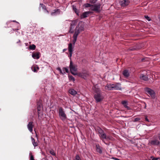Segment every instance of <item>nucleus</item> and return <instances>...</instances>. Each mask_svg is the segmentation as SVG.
Wrapping results in <instances>:
<instances>
[{
    "mask_svg": "<svg viewBox=\"0 0 160 160\" xmlns=\"http://www.w3.org/2000/svg\"><path fill=\"white\" fill-rule=\"evenodd\" d=\"M84 27L83 23L82 22H79L78 25L76 27L75 33L73 36V40L72 41V43H70L68 44V50L69 52H73V48L76 42L77 41V38L79 33L82 31H83Z\"/></svg>",
    "mask_w": 160,
    "mask_h": 160,
    "instance_id": "1",
    "label": "nucleus"
},
{
    "mask_svg": "<svg viewBox=\"0 0 160 160\" xmlns=\"http://www.w3.org/2000/svg\"><path fill=\"white\" fill-rule=\"evenodd\" d=\"M96 131L99 134V136L100 139L103 141L104 139L107 140H111L112 137L110 136H107L103 131L99 128H98L96 129Z\"/></svg>",
    "mask_w": 160,
    "mask_h": 160,
    "instance_id": "2",
    "label": "nucleus"
},
{
    "mask_svg": "<svg viewBox=\"0 0 160 160\" xmlns=\"http://www.w3.org/2000/svg\"><path fill=\"white\" fill-rule=\"evenodd\" d=\"M59 116L60 119L63 121L65 120L67 118V115L65 113V111L63 109L60 107L58 109Z\"/></svg>",
    "mask_w": 160,
    "mask_h": 160,
    "instance_id": "3",
    "label": "nucleus"
},
{
    "mask_svg": "<svg viewBox=\"0 0 160 160\" xmlns=\"http://www.w3.org/2000/svg\"><path fill=\"white\" fill-rule=\"evenodd\" d=\"M94 91L97 93L94 95V98L97 102H101L103 99V97L100 93H98V92H99L100 90L99 89H97L94 90Z\"/></svg>",
    "mask_w": 160,
    "mask_h": 160,
    "instance_id": "4",
    "label": "nucleus"
},
{
    "mask_svg": "<svg viewBox=\"0 0 160 160\" xmlns=\"http://www.w3.org/2000/svg\"><path fill=\"white\" fill-rule=\"evenodd\" d=\"M77 76L82 78L86 79L89 76V74L88 71L83 70L82 72H78Z\"/></svg>",
    "mask_w": 160,
    "mask_h": 160,
    "instance_id": "5",
    "label": "nucleus"
},
{
    "mask_svg": "<svg viewBox=\"0 0 160 160\" xmlns=\"http://www.w3.org/2000/svg\"><path fill=\"white\" fill-rule=\"evenodd\" d=\"M145 91L149 95L150 97L152 98H155L156 93L153 90L150 88H145Z\"/></svg>",
    "mask_w": 160,
    "mask_h": 160,
    "instance_id": "6",
    "label": "nucleus"
},
{
    "mask_svg": "<svg viewBox=\"0 0 160 160\" xmlns=\"http://www.w3.org/2000/svg\"><path fill=\"white\" fill-rule=\"evenodd\" d=\"M69 67L70 71L72 74L74 75H77L78 72H76L77 70V68L73 64L72 61L70 62Z\"/></svg>",
    "mask_w": 160,
    "mask_h": 160,
    "instance_id": "7",
    "label": "nucleus"
},
{
    "mask_svg": "<svg viewBox=\"0 0 160 160\" xmlns=\"http://www.w3.org/2000/svg\"><path fill=\"white\" fill-rule=\"evenodd\" d=\"M90 10L97 12H99L100 11V5L97 4L92 5Z\"/></svg>",
    "mask_w": 160,
    "mask_h": 160,
    "instance_id": "8",
    "label": "nucleus"
},
{
    "mask_svg": "<svg viewBox=\"0 0 160 160\" xmlns=\"http://www.w3.org/2000/svg\"><path fill=\"white\" fill-rule=\"evenodd\" d=\"M77 23L76 20H74L71 21L70 23V27L69 31V32L70 33H72L74 32V29Z\"/></svg>",
    "mask_w": 160,
    "mask_h": 160,
    "instance_id": "9",
    "label": "nucleus"
},
{
    "mask_svg": "<svg viewBox=\"0 0 160 160\" xmlns=\"http://www.w3.org/2000/svg\"><path fill=\"white\" fill-rule=\"evenodd\" d=\"M129 0H123L120 2V4L122 7H125L128 6L129 3Z\"/></svg>",
    "mask_w": 160,
    "mask_h": 160,
    "instance_id": "10",
    "label": "nucleus"
},
{
    "mask_svg": "<svg viewBox=\"0 0 160 160\" xmlns=\"http://www.w3.org/2000/svg\"><path fill=\"white\" fill-rule=\"evenodd\" d=\"M58 70L60 73L62 74H64L66 72L68 73V68H62V71L61 70L60 68H58Z\"/></svg>",
    "mask_w": 160,
    "mask_h": 160,
    "instance_id": "11",
    "label": "nucleus"
},
{
    "mask_svg": "<svg viewBox=\"0 0 160 160\" xmlns=\"http://www.w3.org/2000/svg\"><path fill=\"white\" fill-rule=\"evenodd\" d=\"M113 87V90H121V85L119 83H118L116 84H113L112 85Z\"/></svg>",
    "mask_w": 160,
    "mask_h": 160,
    "instance_id": "12",
    "label": "nucleus"
},
{
    "mask_svg": "<svg viewBox=\"0 0 160 160\" xmlns=\"http://www.w3.org/2000/svg\"><path fill=\"white\" fill-rule=\"evenodd\" d=\"M42 8L43 9L44 12L45 13H49V11L47 9L45 5L42 3H40L39 4V8Z\"/></svg>",
    "mask_w": 160,
    "mask_h": 160,
    "instance_id": "13",
    "label": "nucleus"
},
{
    "mask_svg": "<svg viewBox=\"0 0 160 160\" xmlns=\"http://www.w3.org/2000/svg\"><path fill=\"white\" fill-rule=\"evenodd\" d=\"M112 84H108L105 87V89L106 91H109V90H113V87Z\"/></svg>",
    "mask_w": 160,
    "mask_h": 160,
    "instance_id": "14",
    "label": "nucleus"
},
{
    "mask_svg": "<svg viewBox=\"0 0 160 160\" xmlns=\"http://www.w3.org/2000/svg\"><path fill=\"white\" fill-rule=\"evenodd\" d=\"M91 11L86 12L83 13L81 16V18H84L88 17L89 14L92 13Z\"/></svg>",
    "mask_w": 160,
    "mask_h": 160,
    "instance_id": "15",
    "label": "nucleus"
},
{
    "mask_svg": "<svg viewBox=\"0 0 160 160\" xmlns=\"http://www.w3.org/2000/svg\"><path fill=\"white\" fill-rule=\"evenodd\" d=\"M40 53L39 52H37L33 53L32 55V57L35 59H38L39 58L40 56H39Z\"/></svg>",
    "mask_w": 160,
    "mask_h": 160,
    "instance_id": "16",
    "label": "nucleus"
},
{
    "mask_svg": "<svg viewBox=\"0 0 160 160\" xmlns=\"http://www.w3.org/2000/svg\"><path fill=\"white\" fill-rule=\"evenodd\" d=\"M28 128L29 131L31 132H32V128L33 126V125L32 124V122H29L28 125Z\"/></svg>",
    "mask_w": 160,
    "mask_h": 160,
    "instance_id": "17",
    "label": "nucleus"
},
{
    "mask_svg": "<svg viewBox=\"0 0 160 160\" xmlns=\"http://www.w3.org/2000/svg\"><path fill=\"white\" fill-rule=\"evenodd\" d=\"M31 69L34 72H37L39 69V68L37 65H34L32 67Z\"/></svg>",
    "mask_w": 160,
    "mask_h": 160,
    "instance_id": "18",
    "label": "nucleus"
},
{
    "mask_svg": "<svg viewBox=\"0 0 160 160\" xmlns=\"http://www.w3.org/2000/svg\"><path fill=\"white\" fill-rule=\"evenodd\" d=\"M140 78L141 80H142L144 81H147L148 80V77L146 75L143 74H141L140 76Z\"/></svg>",
    "mask_w": 160,
    "mask_h": 160,
    "instance_id": "19",
    "label": "nucleus"
},
{
    "mask_svg": "<svg viewBox=\"0 0 160 160\" xmlns=\"http://www.w3.org/2000/svg\"><path fill=\"white\" fill-rule=\"evenodd\" d=\"M160 143L159 141L158 140H152L150 142V144L152 145H158Z\"/></svg>",
    "mask_w": 160,
    "mask_h": 160,
    "instance_id": "20",
    "label": "nucleus"
},
{
    "mask_svg": "<svg viewBox=\"0 0 160 160\" xmlns=\"http://www.w3.org/2000/svg\"><path fill=\"white\" fill-rule=\"evenodd\" d=\"M96 150L97 152H98L100 153H101L102 152L101 148L99 145H96Z\"/></svg>",
    "mask_w": 160,
    "mask_h": 160,
    "instance_id": "21",
    "label": "nucleus"
},
{
    "mask_svg": "<svg viewBox=\"0 0 160 160\" xmlns=\"http://www.w3.org/2000/svg\"><path fill=\"white\" fill-rule=\"evenodd\" d=\"M122 104L124 106L128 109L129 110L130 108L128 106V102L126 101H123L122 102Z\"/></svg>",
    "mask_w": 160,
    "mask_h": 160,
    "instance_id": "22",
    "label": "nucleus"
},
{
    "mask_svg": "<svg viewBox=\"0 0 160 160\" xmlns=\"http://www.w3.org/2000/svg\"><path fill=\"white\" fill-rule=\"evenodd\" d=\"M69 92L70 94L73 95H74L77 94V92L72 89H70L69 91Z\"/></svg>",
    "mask_w": 160,
    "mask_h": 160,
    "instance_id": "23",
    "label": "nucleus"
},
{
    "mask_svg": "<svg viewBox=\"0 0 160 160\" xmlns=\"http://www.w3.org/2000/svg\"><path fill=\"white\" fill-rule=\"evenodd\" d=\"M122 74L125 77L127 78L128 77L129 75V73L128 71L127 70H124Z\"/></svg>",
    "mask_w": 160,
    "mask_h": 160,
    "instance_id": "24",
    "label": "nucleus"
},
{
    "mask_svg": "<svg viewBox=\"0 0 160 160\" xmlns=\"http://www.w3.org/2000/svg\"><path fill=\"white\" fill-rule=\"evenodd\" d=\"M37 110L38 112L42 111V107L41 104L40 103L39 105H38Z\"/></svg>",
    "mask_w": 160,
    "mask_h": 160,
    "instance_id": "25",
    "label": "nucleus"
},
{
    "mask_svg": "<svg viewBox=\"0 0 160 160\" xmlns=\"http://www.w3.org/2000/svg\"><path fill=\"white\" fill-rule=\"evenodd\" d=\"M31 138H32V143L33 145L35 147L38 146V143L37 142H35V139L33 138L32 137Z\"/></svg>",
    "mask_w": 160,
    "mask_h": 160,
    "instance_id": "26",
    "label": "nucleus"
},
{
    "mask_svg": "<svg viewBox=\"0 0 160 160\" xmlns=\"http://www.w3.org/2000/svg\"><path fill=\"white\" fill-rule=\"evenodd\" d=\"M38 117L39 119H41L42 118V111L41 112L38 111Z\"/></svg>",
    "mask_w": 160,
    "mask_h": 160,
    "instance_id": "27",
    "label": "nucleus"
},
{
    "mask_svg": "<svg viewBox=\"0 0 160 160\" xmlns=\"http://www.w3.org/2000/svg\"><path fill=\"white\" fill-rule=\"evenodd\" d=\"M36 48V46L34 44L30 45L29 46V48L30 50H35Z\"/></svg>",
    "mask_w": 160,
    "mask_h": 160,
    "instance_id": "28",
    "label": "nucleus"
},
{
    "mask_svg": "<svg viewBox=\"0 0 160 160\" xmlns=\"http://www.w3.org/2000/svg\"><path fill=\"white\" fill-rule=\"evenodd\" d=\"M73 10L74 12L77 14H78V10L77 9L76 6L73 5L72 6Z\"/></svg>",
    "mask_w": 160,
    "mask_h": 160,
    "instance_id": "29",
    "label": "nucleus"
},
{
    "mask_svg": "<svg viewBox=\"0 0 160 160\" xmlns=\"http://www.w3.org/2000/svg\"><path fill=\"white\" fill-rule=\"evenodd\" d=\"M92 5L88 3H86L84 5L85 8L91 7Z\"/></svg>",
    "mask_w": 160,
    "mask_h": 160,
    "instance_id": "30",
    "label": "nucleus"
},
{
    "mask_svg": "<svg viewBox=\"0 0 160 160\" xmlns=\"http://www.w3.org/2000/svg\"><path fill=\"white\" fill-rule=\"evenodd\" d=\"M74 160H81L80 157L77 155L75 157Z\"/></svg>",
    "mask_w": 160,
    "mask_h": 160,
    "instance_id": "31",
    "label": "nucleus"
},
{
    "mask_svg": "<svg viewBox=\"0 0 160 160\" xmlns=\"http://www.w3.org/2000/svg\"><path fill=\"white\" fill-rule=\"evenodd\" d=\"M97 1V0H90L89 2L92 4H94Z\"/></svg>",
    "mask_w": 160,
    "mask_h": 160,
    "instance_id": "32",
    "label": "nucleus"
},
{
    "mask_svg": "<svg viewBox=\"0 0 160 160\" xmlns=\"http://www.w3.org/2000/svg\"><path fill=\"white\" fill-rule=\"evenodd\" d=\"M30 160H35L32 154L31 153H30Z\"/></svg>",
    "mask_w": 160,
    "mask_h": 160,
    "instance_id": "33",
    "label": "nucleus"
},
{
    "mask_svg": "<svg viewBox=\"0 0 160 160\" xmlns=\"http://www.w3.org/2000/svg\"><path fill=\"white\" fill-rule=\"evenodd\" d=\"M50 153L52 155H54V156L55 155V153L54 152V151L51 150L50 151Z\"/></svg>",
    "mask_w": 160,
    "mask_h": 160,
    "instance_id": "34",
    "label": "nucleus"
},
{
    "mask_svg": "<svg viewBox=\"0 0 160 160\" xmlns=\"http://www.w3.org/2000/svg\"><path fill=\"white\" fill-rule=\"evenodd\" d=\"M140 120V118H136L134 119V121L137 122L139 121Z\"/></svg>",
    "mask_w": 160,
    "mask_h": 160,
    "instance_id": "35",
    "label": "nucleus"
},
{
    "mask_svg": "<svg viewBox=\"0 0 160 160\" xmlns=\"http://www.w3.org/2000/svg\"><path fill=\"white\" fill-rule=\"evenodd\" d=\"M70 79L71 80H72L73 81H74L75 80L74 78L72 76H71L70 77Z\"/></svg>",
    "mask_w": 160,
    "mask_h": 160,
    "instance_id": "36",
    "label": "nucleus"
},
{
    "mask_svg": "<svg viewBox=\"0 0 160 160\" xmlns=\"http://www.w3.org/2000/svg\"><path fill=\"white\" fill-rule=\"evenodd\" d=\"M58 11V10L57 9V10H54V12H52L51 13V15H54L55 14V13H56V11Z\"/></svg>",
    "mask_w": 160,
    "mask_h": 160,
    "instance_id": "37",
    "label": "nucleus"
},
{
    "mask_svg": "<svg viewBox=\"0 0 160 160\" xmlns=\"http://www.w3.org/2000/svg\"><path fill=\"white\" fill-rule=\"evenodd\" d=\"M17 43H18V45H19V46H21V42L20 41V40H19L17 42Z\"/></svg>",
    "mask_w": 160,
    "mask_h": 160,
    "instance_id": "38",
    "label": "nucleus"
},
{
    "mask_svg": "<svg viewBox=\"0 0 160 160\" xmlns=\"http://www.w3.org/2000/svg\"><path fill=\"white\" fill-rule=\"evenodd\" d=\"M145 18L147 19L148 20L150 21V19H149V17H148V16H145Z\"/></svg>",
    "mask_w": 160,
    "mask_h": 160,
    "instance_id": "39",
    "label": "nucleus"
},
{
    "mask_svg": "<svg viewBox=\"0 0 160 160\" xmlns=\"http://www.w3.org/2000/svg\"><path fill=\"white\" fill-rule=\"evenodd\" d=\"M72 52H69V55L68 56L70 58H71L72 57Z\"/></svg>",
    "mask_w": 160,
    "mask_h": 160,
    "instance_id": "40",
    "label": "nucleus"
},
{
    "mask_svg": "<svg viewBox=\"0 0 160 160\" xmlns=\"http://www.w3.org/2000/svg\"><path fill=\"white\" fill-rule=\"evenodd\" d=\"M145 120L146 121H147V122H149V121L148 120V118L147 117H146L145 118Z\"/></svg>",
    "mask_w": 160,
    "mask_h": 160,
    "instance_id": "41",
    "label": "nucleus"
},
{
    "mask_svg": "<svg viewBox=\"0 0 160 160\" xmlns=\"http://www.w3.org/2000/svg\"><path fill=\"white\" fill-rule=\"evenodd\" d=\"M152 160H158V159L155 158H154L152 159Z\"/></svg>",
    "mask_w": 160,
    "mask_h": 160,
    "instance_id": "42",
    "label": "nucleus"
},
{
    "mask_svg": "<svg viewBox=\"0 0 160 160\" xmlns=\"http://www.w3.org/2000/svg\"><path fill=\"white\" fill-rule=\"evenodd\" d=\"M158 137L159 139L160 140V134H158Z\"/></svg>",
    "mask_w": 160,
    "mask_h": 160,
    "instance_id": "43",
    "label": "nucleus"
},
{
    "mask_svg": "<svg viewBox=\"0 0 160 160\" xmlns=\"http://www.w3.org/2000/svg\"><path fill=\"white\" fill-rule=\"evenodd\" d=\"M13 22H17V23H18V25H19V23L18 22H17L16 21H13Z\"/></svg>",
    "mask_w": 160,
    "mask_h": 160,
    "instance_id": "44",
    "label": "nucleus"
},
{
    "mask_svg": "<svg viewBox=\"0 0 160 160\" xmlns=\"http://www.w3.org/2000/svg\"><path fill=\"white\" fill-rule=\"evenodd\" d=\"M67 50V49H65L63 50V52H64L65 51H66Z\"/></svg>",
    "mask_w": 160,
    "mask_h": 160,
    "instance_id": "45",
    "label": "nucleus"
},
{
    "mask_svg": "<svg viewBox=\"0 0 160 160\" xmlns=\"http://www.w3.org/2000/svg\"><path fill=\"white\" fill-rule=\"evenodd\" d=\"M19 29V28H18L17 29H13V30L14 31V30H18V29Z\"/></svg>",
    "mask_w": 160,
    "mask_h": 160,
    "instance_id": "46",
    "label": "nucleus"
},
{
    "mask_svg": "<svg viewBox=\"0 0 160 160\" xmlns=\"http://www.w3.org/2000/svg\"><path fill=\"white\" fill-rule=\"evenodd\" d=\"M144 104L145 105V108L146 107V104L145 102H144Z\"/></svg>",
    "mask_w": 160,
    "mask_h": 160,
    "instance_id": "47",
    "label": "nucleus"
},
{
    "mask_svg": "<svg viewBox=\"0 0 160 160\" xmlns=\"http://www.w3.org/2000/svg\"><path fill=\"white\" fill-rule=\"evenodd\" d=\"M96 88V86H95L94 87V88H93V89H94L95 88Z\"/></svg>",
    "mask_w": 160,
    "mask_h": 160,
    "instance_id": "48",
    "label": "nucleus"
}]
</instances>
